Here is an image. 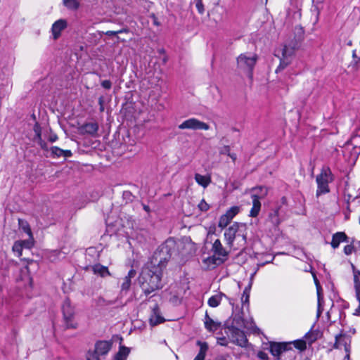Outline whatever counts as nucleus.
I'll list each match as a JSON object with an SVG mask.
<instances>
[{
	"instance_id": "28",
	"label": "nucleus",
	"mask_w": 360,
	"mask_h": 360,
	"mask_svg": "<svg viewBox=\"0 0 360 360\" xmlns=\"http://www.w3.org/2000/svg\"><path fill=\"white\" fill-rule=\"evenodd\" d=\"M290 345H293V346L298 349L300 351L304 350L307 347L306 342L302 340H297L292 342H290Z\"/></svg>"
},
{
	"instance_id": "31",
	"label": "nucleus",
	"mask_w": 360,
	"mask_h": 360,
	"mask_svg": "<svg viewBox=\"0 0 360 360\" xmlns=\"http://www.w3.org/2000/svg\"><path fill=\"white\" fill-rule=\"evenodd\" d=\"M63 4L70 9H77L79 7V3L77 0H63Z\"/></svg>"
},
{
	"instance_id": "53",
	"label": "nucleus",
	"mask_w": 360,
	"mask_h": 360,
	"mask_svg": "<svg viewBox=\"0 0 360 360\" xmlns=\"http://www.w3.org/2000/svg\"><path fill=\"white\" fill-rule=\"evenodd\" d=\"M114 360H125V359L123 357H120V356H115Z\"/></svg>"
},
{
	"instance_id": "15",
	"label": "nucleus",
	"mask_w": 360,
	"mask_h": 360,
	"mask_svg": "<svg viewBox=\"0 0 360 360\" xmlns=\"http://www.w3.org/2000/svg\"><path fill=\"white\" fill-rule=\"evenodd\" d=\"M165 319L161 316L159 307L158 304H155L152 309V313L149 319L150 325L151 326H155L163 323Z\"/></svg>"
},
{
	"instance_id": "51",
	"label": "nucleus",
	"mask_w": 360,
	"mask_h": 360,
	"mask_svg": "<svg viewBox=\"0 0 360 360\" xmlns=\"http://www.w3.org/2000/svg\"><path fill=\"white\" fill-rule=\"evenodd\" d=\"M273 216H274V217H278V209H276V210L274 211V214H271V217H273Z\"/></svg>"
},
{
	"instance_id": "21",
	"label": "nucleus",
	"mask_w": 360,
	"mask_h": 360,
	"mask_svg": "<svg viewBox=\"0 0 360 360\" xmlns=\"http://www.w3.org/2000/svg\"><path fill=\"white\" fill-rule=\"evenodd\" d=\"M347 239L348 238L344 232H337L333 236L330 245L333 248L336 249L339 247L340 243L347 242Z\"/></svg>"
},
{
	"instance_id": "42",
	"label": "nucleus",
	"mask_w": 360,
	"mask_h": 360,
	"mask_svg": "<svg viewBox=\"0 0 360 360\" xmlns=\"http://www.w3.org/2000/svg\"><path fill=\"white\" fill-rule=\"evenodd\" d=\"M101 86L105 89H110L112 86V83L110 80H103L101 82Z\"/></svg>"
},
{
	"instance_id": "8",
	"label": "nucleus",
	"mask_w": 360,
	"mask_h": 360,
	"mask_svg": "<svg viewBox=\"0 0 360 360\" xmlns=\"http://www.w3.org/2000/svg\"><path fill=\"white\" fill-rule=\"evenodd\" d=\"M226 333L233 343L240 347L247 345L248 340L243 330L232 326L227 328Z\"/></svg>"
},
{
	"instance_id": "39",
	"label": "nucleus",
	"mask_w": 360,
	"mask_h": 360,
	"mask_svg": "<svg viewBox=\"0 0 360 360\" xmlns=\"http://www.w3.org/2000/svg\"><path fill=\"white\" fill-rule=\"evenodd\" d=\"M354 246L352 245H347L344 248V252L346 255H351L354 251Z\"/></svg>"
},
{
	"instance_id": "54",
	"label": "nucleus",
	"mask_w": 360,
	"mask_h": 360,
	"mask_svg": "<svg viewBox=\"0 0 360 360\" xmlns=\"http://www.w3.org/2000/svg\"><path fill=\"white\" fill-rule=\"evenodd\" d=\"M102 101H103L102 98H100V99H99V103H100V104H101V105L102 104Z\"/></svg>"
},
{
	"instance_id": "48",
	"label": "nucleus",
	"mask_w": 360,
	"mask_h": 360,
	"mask_svg": "<svg viewBox=\"0 0 360 360\" xmlns=\"http://www.w3.org/2000/svg\"><path fill=\"white\" fill-rule=\"evenodd\" d=\"M122 31H118V32H115V31H108L106 32V34L107 35H109V36H111V35H115L117 34V33H120L122 32Z\"/></svg>"
},
{
	"instance_id": "7",
	"label": "nucleus",
	"mask_w": 360,
	"mask_h": 360,
	"mask_svg": "<svg viewBox=\"0 0 360 360\" xmlns=\"http://www.w3.org/2000/svg\"><path fill=\"white\" fill-rule=\"evenodd\" d=\"M212 252H214V255L208 258L209 261L212 262V264L215 265H219L222 264L226 259L229 255L228 251L223 247L221 241L219 239H217L213 245L212 248Z\"/></svg>"
},
{
	"instance_id": "27",
	"label": "nucleus",
	"mask_w": 360,
	"mask_h": 360,
	"mask_svg": "<svg viewBox=\"0 0 360 360\" xmlns=\"http://www.w3.org/2000/svg\"><path fill=\"white\" fill-rule=\"evenodd\" d=\"M354 289H360V271L353 267Z\"/></svg>"
},
{
	"instance_id": "1",
	"label": "nucleus",
	"mask_w": 360,
	"mask_h": 360,
	"mask_svg": "<svg viewBox=\"0 0 360 360\" xmlns=\"http://www.w3.org/2000/svg\"><path fill=\"white\" fill-rule=\"evenodd\" d=\"M175 246L182 255L190 254L193 250V244L186 238L176 243L174 239H168L161 246L160 251L155 252L150 261L142 269L139 276L141 288L146 295H149L163 287L162 276L168 259L173 255Z\"/></svg>"
},
{
	"instance_id": "18",
	"label": "nucleus",
	"mask_w": 360,
	"mask_h": 360,
	"mask_svg": "<svg viewBox=\"0 0 360 360\" xmlns=\"http://www.w3.org/2000/svg\"><path fill=\"white\" fill-rule=\"evenodd\" d=\"M204 324L205 328L210 332H215L221 326V323L219 321H214L209 316L207 313H206L205 316Z\"/></svg>"
},
{
	"instance_id": "22",
	"label": "nucleus",
	"mask_w": 360,
	"mask_h": 360,
	"mask_svg": "<svg viewBox=\"0 0 360 360\" xmlns=\"http://www.w3.org/2000/svg\"><path fill=\"white\" fill-rule=\"evenodd\" d=\"M51 156L53 158H69L72 156V152L70 150H63L57 146H52L50 148Z\"/></svg>"
},
{
	"instance_id": "26",
	"label": "nucleus",
	"mask_w": 360,
	"mask_h": 360,
	"mask_svg": "<svg viewBox=\"0 0 360 360\" xmlns=\"http://www.w3.org/2000/svg\"><path fill=\"white\" fill-rule=\"evenodd\" d=\"M19 227L21 230H22L25 233H26L28 236H31L32 231L28 222L23 219L18 220Z\"/></svg>"
},
{
	"instance_id": "40",
	"label": "nucleus",
	"mask_w": 360,
	"mask_h": 360,
	"mask_svg": "<svg viewBox=\"0 0 360 360\" xmlns=\"http://www.w3.org/2000/svg\"><path fill=\"white\" fill-rule=\"evenodd\" d=\"M39 146L44 150H48L47 143L41 138L40 139H37L35 141Z\"/></svg>"
},
{
	"instance_id": "9",
	"label": "nucleus",
	"mask_w": 360,
	"mask_h": 360,
	"mask_svg": "<svg viewBox=\"0 0 360 360\" xmlns=\"http://www.w3.org/2000/svg\"><path fill=\"white\" fill-rule=\"evenodd\" d=\"M62 311L63 314V318L66 324L67 328H76L77 326V323L75 321V311L74 308L71 305V303L69 300H65L63 302L62 306Z\"/></svg>"
},
{
	"instance_id": "24",
	"label": "nucleus",
	"mask_w": 360,
	"mask_h": 360,
	"mask_svg": "<svg viewBox=\"0 0 360 360\" xmlns=\"http://www.w3.org/2000/svg\"><path fill=\"white\" fill-rule=\"evenodd\" d=\"M195 180L198 185L203 188H207L211 183V178L210 176L202 175L198 173L195 174Z\"/></svg>"
},
{
	"instance_id": "2",
	"label": "nucleus",
	"mask_w": 360,
	"mask_h": 360,
	"mask_svg": "<svg viewBox=\"0 0 360 360\" xmlns=\"http://www.w3.org/2000/svg\"><path fill=\"white\" fill-rule=\"evenodd\" d=\"M247 225L243 223L234 222L227 228L224 233L226 245L235 250H243L247 241Z\"/></svg>"
},
{
	"instance_id": "16",
	"label": "nucleus",
	"mask_w": 360,
	"mask_h": 360,
	"mask_svg": "<svg viewBox=\"0 0 360 360\" xmlns=\"http://www.w3.org/2000/svg\"><path fill=\"white\" fill-rule=\"evenodd\" d=\"M67 22L65 20L60 19L56 20L53 25L51 27V32L53 37L55 39H58L61 34V32L66 28Z\"/></svg>"
},
{
	"instance_id": "47",
	"label": "nucleus",
	"mask_w": 360,
	"mask_h": 360,
	"mask_svg": "<svg viewBox=\"0 0 360 360\" xmlns=\"http://www.w3.org/2000/svg\"><path fill=\"white\" fill-rule=\"evenodd\" d=\"M355 292H356V299H357V300H358V302L359 303V305H360V288L359 289H358V288L355 289Z\"/></svg>"
},
{
	"instance_id": "19",
	"label": "nucleus",
	"mask_w": 360,
	"mask_h": 360,
	"mask_svg": "<svg viewBox=\"0 0 360 360\" xmlns=\"http://www.w3.org/2000/svg\"><path fill=\"white\" fill-rule=\"evenodd\" d=\"M136 274V272L134 269H131L128 272V274L123 278V282L121 285V291L122 292H127L129 290L131 283V279L135 277Z\"/></svg>"
},
{
	"instance_id": "43",
	"label": "nucleus",
	"mask_w": 360,
	"mask_h": 360,
	"mask_svg": "<svg viewBox=\"0 0 360 360\" xmlns=\"http://www.w3.org/2000/svg\"><path fill=\"white\" fill-rule=\"evenodd\" d=\"M257 356L262 360H267L268 359V355L264 352H259L257 354Z\"/></svg>"
},
{
	"instance_id": "30",
	"label": "nucleus",
	"mask_w": 360,
	"mask_h": 360,
	"mask_svg": "<svg viewBox=\"0 0 360 360\" xmlns=\"http://www.w3.org/2000/svg\"><path fill=\"white\" fill-rule=\"evenodd\" d=\"M317 297H318V314L321 313V302L323 301L322 288L321 286L316 287Z\"/></svg>"
},
{
	"instance_id": "49",
	"label": "nucleus",
	"mask_w": 360,
	"mask_h": 360,
	"mask_svg": "<svg viewBox=\"0 0 360 360\" xmlns=\"http://www.w3.org/2000/svg\"><path fill=\"white\" fill-rule=\"evenodd\" d=\"M350 352H351V349L349 350V352H345L346 355L344 357V360H349L350 359Z\"/></svg>"
},
{
	"instance_id": "37",
	"label": "nucleus",
	"mask_w": 360,
	"mask_h": 360,
	"mask_svg": "<svg viewBox=\"0 0 360 360\" xmlns=\"http://www.w3.org/2000/svg\"><path fill=\"white\" fill-rule=\"evenodd\" d=\"M198 208L202 212H206L209 210V205L205 201V200H202L198 204Z\"/></svg>"
},
{
	"instance_id": "5",
	"label": "nucleus",
	"mask_w": 360,
	"mask_h": 360,
	"mask_svg": "<svg viewBox=\"0 0 360 360\" xmlns=\"http://www.w3.org/2000/svg\"><path fill=\"white\" fill-rule=\"evenodd\" d=\"M258 57L256 53H241L237 58V65L238 68L246 72L248 77L252 79V71L257 61Z\"/></svg>"
},
{
	"instance_id": "32",
	"label": "nucleus",
	"mask_w": 360,
	"mask_h": 360,
	"mask_svg": "<svg viewBox=\"0 0 360 360\" xmlns=\"http://www.w3.org/2000/svg\"><path fill=\"white\" fill-rule=\"evenodd\" d=\"M22 243L23 248L30 249L34 245V238L32 234L29 236V238L24 240H19Z\"/></svg>"
},
{
	"instance_id": "46",
	"label": "nucleus",
	"mask_w": 360,
	"mask_h": 360,
	"mask_svg": "<svg viewBox=\"0 0 360 360\" xmlns=\"http://www.w3.org/2000/svg\"><path fill=\"white\" fill-rule=\"evenodd\" d=\"M312 275H313V278H314V283L316 285V287L321 286V285L319 283V281L318 278H316L315 274L312 273Z\"/></svg>"
},
{
	"instance_id": "11",
	"label": "nucleus",
	"mask_w": 360,
	"mask_h": 360,
	"mask_svg": "<svg viewBox=\"0 0 360 360\" xmlns=\"http://www.w3.org/2000/svg\"><path fill=\"white\" fill-rule=\"evenodd\" d=\"M239 211L240 208L238 206H233L230 207L225 214L220 217L218 226L221 229L226 228Z\"/></svg>"
},
{
	"instance_id": "41",
	"label": "nucleus",
	"mask_w": 360,
	"mask_h": 360,
	"mask_svg": "<svg viewBox=\"0 0 360 360\" xmlns=\"http://www.w3.org/2000/svg\"><path fill=\"white\" fill-rule=\"evenodd\" d=\"M87 360H100L99 357L96 355L94 353H91V352H89L86 355Z\"/></svg>"
},
{
	"instance_id": "23",
	"label": "nucleus",
	"mask_w": 360,
	"mask_h": 360,
	"mask_svg": "<svg viewBox=\"0 0 360 360\" xmlns=\"http://www.w3.org/2000/svg\"><path fill=\"white\" fill-rule=\"evenodd\" d=\"M223 297L227 298L225 294L219 292L210 297L207 301V304L211 307H217L220 304Z\"/></svg>"
},
{
	"instance_id": "6",
	"label": "nucleus",
	"mask_w": 360,
	"mask_h": 360,
	"mask_svg": "<svg viewBox=\"0 0 360 360\" xmlns=\"http://www.w3.org/2000/svg\"><path fill=\"white\" fill-rule=\"evenodd\" d=\"M268 193L267 188L263 186L253 188L251 190V199L252 201V207L250 211L249 216L251 217H256L258 216L261 210L262 199H264Z\"/></svg>"
},
{
	"instance_id": "36",
	"label": "nucleus",
	"mask_w": 360,
	"mask_h": 360,
	"mask_svg": "<svg viewBox=\"0 0 360 360\" xmlns=\"http://www.w3.org/2000/svg\"><path fill=\"white\" fill-rule=\"evenodd\" d=\"M129 353V349L125 347H121L119 352L117 354V356L123 357L125 360Z\"/></svg>"
},
{
	"instance_id": "29",
	"label": "nucleus",
	"mask_w": 360,
	"mask_h": 360,
	"mask_svg": "<svg viewBox=\"0 0 360 360\" xmlns=\"http://www.w3.org/2000/svg\"><path fill=\"white\" fill-rule=\"evenodd\" d=\"M33 131L34 132V141L40 139L41 138V127L39 124L36 122L33 127Z\"/></svg>"
},
{
	"instance_id": "4",
	"label": "nucleus",
	"mask_w": 360,
	"mask_h": 360,
	"mask_svg": "<svg viewBox=\"0 0 360 360\" xmlns=\"http://www.w3.org/2000/svg\"><path fill=\"white\" fill-rule=\"evenodd\" d=\"M334 176L331 169L328 166L321 168L320 174L316 177L317 184L316 197L326 194L330 192L329 184L333 182Z\"/></svg>"
},
{
	"instance_id": "38",
	"label": "nucleus",
	"mask_w": 360,
	"mask_h": 360,
	"mask_svg": "<svg viewBox=\"0 0 360 360\" xmlns=\"http://www.w3.org/2000/svg\"><path fill=\"white\" fill-rule=\"evenodd\" d=\"M195 6L199 13H204L205 8L202 1H195Z\"/></svg>"
},
{
	"instance_id": "10",
	"label": "nucleus",
	"mask_w": 360,
	"mask_h": 360,
	"mask_svg": "<svg viewBox=\"0 0 360 360\" xmlns=\"http://www.w3.org/2000/svg\"><path fill=\"white\" fill-rule=\"evenodd\" d=\"M180 129H193V130H208L210 126L203 122H201L195 118H190L184 121L179 125Z\"/></svg>"
},
{
	"instance_id": "34",
	"label": "nucleus",
	"mask_w": 360,
	"mask_h": 360,
	"mask_svg": "<svg viewBox=\"0 0 360 360\" xmlns=\"http://www.w3.org/2000/svg\"><path fill=\"white\" fill-rule=\"evenodd\" d=\"M350 144L354 148H359L360 150V136L359 135H354L350 141Z\"/></svg>"
},
{
	"instance_id": "17",
	"label": "nucleus",
	"mask_w": 360,
	"mask_h": 360,
	"mask_svg": "<svg viewBox=\"0 0 360 360\" xmlns=\"http://www.w3.org/2000/svg\"><path fill=\"white\" fill-rule=\"evenodd\" d=\"M88 270H91L94 274L98 275L101 277H106L107 276H110V271H108V267L103 266L100 264H96L92 266H89L86 268Z\"/></svg>"
},
{
	"instance_id": "52",
	"label": "nucleus",
	"mask_w": 360,
	"mask_h": 360,
	"mask_svg": "<svg viewBox=\"0 0 360 360\" xmlns=\"http://www.w3.org/2000/svg\"><path fill=\"white\" fill-rule=\"evenodd\" d=\"M354 314L356 316H360V305H359V307L355 310Z\"/></svg>"
},
{
	"instance_id": "14",
	"label": "nucleus",
	"mask_w": 360,
	"mask_h": 360,
	"mask_svg": "<svg viewBox=\"0 0 360 360\" xmlns=\"http://www.w3.org/2000/svg\"><path fill=\"white\" fill-rule=\"evenodd\" d=\"M112 343L109 341H98L95 344V349L91 353H94L98 356L106 355L110 350Z\"/></svg>"
},
{
	"instance_id": "44",
	"label": "nucleus",
	"mask_w": 360,
	"mask_h": 360,
	"mask_svg": "<svg viewBox=\"0 0 360 360\" xmlns=\"http://www.w3.org/2000/svg\"><path fill=\"white\" fill-rule=\"evenodd\" d=\"M220 153L221 154H226V155H229V153H230V148H229V146H225L223 148H221V150H220Z\"/></svg>"
},
{
	"instance_id": "45",
	"label": "nucleus",
	"mask_w": 360,
	"mask_h": 360,
	"mask_svg": "<svg viewBox=\"0 0 360 360\" xmlns=\"http://www.w3.org/2000/svg\"><path fill=\"white\" fill-rule=\"evenodd\" d=\"M57 140H58V136L55 134L50 135V136L49 137V141H51V143H53V142L56 141Z\"/></svg>"
},
{
	"instance_id": "3",
	"label": "nucleus",
	"mask_w": 360,
	"mask_h": 360,
	"mask_svg": "<svg viewBox=\"0 0 360 360\" xmlns=\"http://www.w3.org/2000/svg\"><path fill=\"white\" fill-rule=\"evenodd\" d=\"M298 48V43L296 41H292L288 44H285L283 47L277 49L275 51V56L280 59V64L276 72L283 70L292 61L295 51Z\"/></svg>"
},
{
	"instance_id": "12",
	"label": "nucleus",
	"mask_w": 360,
	"mask_h": 360,
	"mask_svg": "<svg viewBox=\"0 0 360 360\" xmlns=\"http://www.w3.org/2000/svg\"><path fill=\"white\" fill-rule=\"evenodd\" d=\"M334 348L341 349L344 347L345 352H349L351 349V338L347 334H338L335 335V342L334 343Z\"/></svg>"
},
{
	"instance_id": "33",
	"label": "nucleus",
	"mask_w": 360,
	"mask_h": 360,
	"mask_svg": "<svg viewBox=\"0 0 360 360\" xmlns=\"http://www.w3.org/2000/svg\"><path fill=\"white\" fill-rule=\"evenodd\" d=\"M22 249L23 246L22 243H20L19 240L15 242L13 246V251L17 253L18 257H20L22 255Z\"/></svg>"
},
{
	"instance_id": "35",
	"label": "nucleus",
	"mask_w": 360,
	"mask_h": 360,
	"mask_svg": "<svg viewBox=\"0 0 360 360\" xmlns=\"http://www.w3.org/2000/svg\"><path fill=\"white\" fill-rule=\"evenodd\" d=\"M250 290V287H247L245 288V290L243 291V293L241 297V301L243 304L249 303Z\"/></svg>"
},
{
	"instance_id": "50",
	"label": "nucleus",
	"mask_w": 360,
	"mask_h": 360,
	"mask_svg": "<svg viewBox=\"0 0 360 360\" xmlns=\"http://www.w3.org/2000/svg\"><path fill=\"white\" fill-rule=\"evenodd\" d=\"M229 156L232 159L233 161H235L237 158L236 154L231 153V152H230V153H229Z\"/></svg>"
},
{
	"instance_id": "20",
	"label": "nucleus",
	"mask_w": 360,
	"mask_h": 360,
	"mask_svg": "<svg viewBox=\"0 0 360 360\" xmlns=\"http://www.w3.org/2000/svg\"><path fill=\"white\" fill-rule=\"evenodd\" d=\"M81 130L84 134L94 136L97 134L98 124L96 122H88L82 126Z\"/></svg>"
},
{
	"instance_id": "25",
	"label": "nucleus",
	"mask_w": 360,
	"mask_h": 360,
	"mask_svg": "<svg viewBox=\"0 0 360 360\" xmlns=\"http://www.w3.org/2000/svg\"><path fill=\"white\" fill-rule=\"evenodd\" d=\"M197 345L200 347V351L193 360H204L208 349V345L207 342L201 341H198Z\"/></svg>"
},
{
	"instance_id": "13",
	"label": "nucleus",
	"mask_w": 360,
	"mask_h": 360,
	"mask_svg": "<svg viewBox=\"0 0 360 360\" xmlns=\"http://www.w3.org/2000/svg\"><path fill=\"white\" fill-rule=\"evenodd\" d=\"M290 343L288 342H271L270 343V352L275 357L278 356L285 351L290 349Z\"/></svg>"
}]
</instances>
